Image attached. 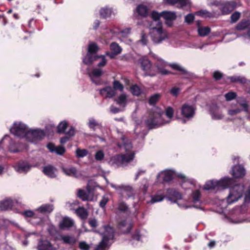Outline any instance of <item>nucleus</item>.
<instances>
[{
	"label": "nucleus",
	"mask_w": 250,
	"mask_h": 250,
	"mask_svg": "<svg viewBox=\"0 0 250 250\" xmlns=\"http://www.w3.org/2000/svg\"><path fill=\"white\" fill-rule=\"evenodd\" d=\"M230 173L234 178H241L245 175L246 170L242 166L235 165L232 167Z\"/></svg>",
	"instance_id": "bb28decb"
},
{
	"label": "nucleus",
	"mask_w": 250,
	"mask_h": 250,
	"mask_svg": "<svg viewBox=\"0 0 250 250\" xmlns=\"http://www.w3.org/2000/svg\"><path fill=\"white\" fill-rule=\"evenodd\" d=\"M78 247L81 250H89L90 246L85 241H82L79 242Z\"/></svg>",
	"instance_id": "052dcab7"
},
{
	"label": "nucleus",
	"mask_w": 250,
	"mask_h": 250,
	"mask_svg": "<svg viewBox=\"0 0 250 250\" xmlns=\"http://www.w3.org/2000/svg\"><path fill=\"white\" fill-rule=\"evenodd\" d=\"M45 135V133L42 129L30 128L25 139L28 142L36 143L38 141L42 140Z\"/></svg>",
	"instance_id": "2eb2a0df"
},
{
	"label": "nucleus",
	"mask_w": 250,
	"mask_h": 250,
	"mask_svg": "<svg viewBox=\"0 0 250 250\" xmlns=\"http://www.w3.org/2000/svg\"><path fill=\"white\" fill-rule=\"evenodd\" d=\"M88 151L85 149L77 148L76 155L78 158H83L88 154Z\"/></svg>",
	"instance_id": "5fc2aeb1"
},
{
	"label": "nucleus",
	"mask_w": 250,
	"mask_h": 250,
	"mask_svg": "<svg viewBox=\"0 0 250 250\" xmlns=\"http://www.w3.org/2000/svg\"><path fill=\"white\" fill-rule=\"evenodd\" d=\"M74 225V221L71 218L65 216L62 218L59 224V227L61 229H69Z\"/></svg>",
	"instance_id": "393cba45"
},
{
	"label": "nucleus",
	"mask_w": 250,
	"mask_h": 250,
	"mask_svg": "<svg viewBox=\"0 0 250 250\" xmlns=\"http://www.w3.org/2000/svg\"><path fill=\"white\" fill-rule=\"evenodd\" d=\"M236 7V3L234 1H227L223 3L221 10L223 14H228Z\"/></svg>",
	"instance_id": "f704fd0d"
},
{
	"label": "nucleus",
	"mask_w": 250,
	"mask_h": 250,
	"mask_svg": "<svg viewBox=\"0 0 250 250\" xmlns=\"http://www.w3.org/2000/svg\"><path fill=\"white\" fill-rule=\"evenodd\" d=\"M78 206V202L77 201H74L72 202H68L66 204V207L70 210H73L75 207Z\"/></svg>",
	"instance_id": "0e129e2a"
},
{
	"label": "nucleus",
	"mask_w": 250,
	"mask_h": 250,
	"mask_svg": "<svg viewBox=\"0 0 250 250\" xmlns=\"http://www.w3.org/2000/svg\"><path fill=\"white\" fill-rule=\"evenodd\" d=\"M236 97V94L233 92H229L225 95L226 100L228 101H231L234 99Z\"/></svg>",
	"instance_id": "338daca9"
},
{
	"label": "nucleus",
	"mask_w": 250,
	"mask_h": 250,
	"mask_svg": "<svg viewBox=\"0 0 250 250\" xmlns=\"http://www.w3.org/2000/svg\"><path fill=\"white\" fill-rule=\"evenodd\" d=\"M151 17L153 20V21H151L150 23H157L162 22L159 21L160 17H162V12L158 13L156 11H153L151 13Z\"/></svg>",
	"instance_id": "de8ad7c7"
},
{
	"label": "nucleus",
	"mask_w": 250,
	"mask_h": 250,
	"mask_svg": "<svg viewBox=\"0 0 250 250\" xmlns=\"http://www.w3.org/2000/svg\"><path fill=\"white\" fill-rule=\"evenodd\" d=\"M149 34L155 44H160L168 38L167 31L163 27L162 22L150 23L148 25Z\"/></svg>",
	"instance_id": "39448f33"
},
{
	"label": "nucleus",
	"mask_w": 250,
	"mask_h": 250,
	"mask_svg": "<svg viewBox=\"0 0 250 250\" xmlns=\"http://www.w3.org/2000/svg\"><path fill=\"white\" fill-rule=\"evenodd\" d=\"M128 208L127 205L122 201H119L118 203L117 209L119 211L125 212L127 210Z\"/></svg>",
	"instance_id": "3c124183"
},
{
	"label": "nucleus",
	"mask_w": 250,
	"mask_h": 250,
	"mask_svg": "<svg viewBox=\"0 0 250 250\" xmlns=\"http://www.w3.org/2000/svg\"><path fill=\"white\" fill-rule=\"evenodd\" d=\"M62 172L66 175L69 176L75 177L76 178L80 177L81 174L77 170L75 167H62Z\"/></svg>",
	"instance_id": "c85d7f7f"
},
{
	"label": "nucleus",
	"mask_w": 250,
	"mask_h": 250,
	"mask_svg": "<svg viewBox=\"0 0 250 250\" xmlns=\"http://www.w3.org/2000/svg\"><path fill=\"white\" fill-rule=\"evenodd\" d=\"M67 126L68 123L66 121L61 122L57 126L58 132L60 133H64Z\"/></svg>",
	"instance_id": "09e8293b"
},
{
	"label": "nucleus",
	"mask_w": 250,
	"mask_h": 250,
	"mask_svg": "<svg viewBox=\"0 0 250 250\" xmlns=\"http://www.w3.org/2000/svg\"><path fill=\"white\" fill-rule=\"evenodd\" d=\"M175 177H178L181 180V186L183 188H185V184L194 185L195 183V181L194 179L188 178L184 174L177 172L173 169H165L161 171L157 174V179L159 180L162 178L164 182H168L172 180Z\"/></svg>",
	"instance_id": "20e7f679"
},
{
	"label": "nucleus",
	"mask_w": 250,
	"mask_h": 250,
	"mask_svg": "<svg viewBox=\"0 0 250 250\" xmlns=\"http://www.w3.org/2000/svg\"><path fill=\"white\" fill-rule=\"evenodd\" d=\"M160 95L159 94H155L151 96L149 100L150 104H154L159 99Z\"/></svg>",
	"instance_id": "680f3d73"
},
{
	"label": "nucleus",
	"mask_w": 250,
	"mask_h": 250,
	"mask_svg": "<svg viewBox=\"0 0 250 250\" xmlns=\"http://www.w3.org/2000/svg\"><path fill=\"white\" fill-rule=\"evenodd\" d=\"M247 208L245 206L235 207L231 209L223 210L221 214L222 219L229 223L239 224L248 222L244 216Z\"/></svg>",
	"instance_id": "f03ea898"
},
{
	"label": "nucleus",
	"mask_w": 250,
	"mask_h": 250,
	"mask_svg": "<svg viewBox=\"0 0 250 250\" xmlns=\"http://www.w3.org/2000/svg\"><path fill=\"white\" fill-rule=\"evenodd\" d=\"M32 166L28 162L22 161L13 166L16 171L21 174H26L31 169Z\"/></svg>",
	"instance_id": "a211bd4d"
},
{
	"label": "nucleus",
	"mask_w": 250,
	"mask_h": 250,
	"mask_svg": "<svg viewBox=\"0 0 250 250\" xmlns=\"http://www.w3.org/2000/svg\"><path fill=\"white\" fill-rule=\"evenodd\" d=\"M16 202L11 199H5L0 203V208L2 210L11 209Z\"/></svg>",
	"instance_id": "e433bc0d"
},
{
	"label": "nucleus",
	"mask_w": 250,
	"mask_h": 250,
	"mask_svg": "<svg viewBox=\"0 0 250 250\" xmlns=\"http://www.w3.org/2000/svg\"><path fill=\"white\" fill-rule=\"evenodd\" d=\"M59 240L62 241L64 244L73 246L76 244L77 239L73 235L62 234L60 236Z\"/></svg>",
	"instance_id": "7c9ffc66"
},
{
	"label": "nucleus",
	"mask_w": 250,
	"mask_h": 250,
	"mask_svg": "<svg viewBox=\"0 0 250 250\" xmlns=\"http://www.w3.org/2000/svg\"><path fill=\"white\" fill-rule=\"evenodd\" d=\"M210 31L211 29L208 26H203L199 25L197 26V32L200 37H206L210 33Z\"/></svg>",
	"instance_id": "a19ab883"
},
{
	"label": "nucleus",
	"mask_w": 250,
	"mask_h": 250,
	"mask_svg": "<svg viewBox=\"0 0 250 250\" xmlns=\"http://www.w3.org/2000/svg\"><path fill=\"white\" fill-rule=\"evenodd\" d=\"M78 196L83 200H92V199L87 195L85 191L79 189L78 193Z\"/></svg>",
	"instance_id": "603ef678"
},
{
	"label": "nucleus",
	"mask_w": 250,
	"mask_h": 250,
	"mask_svg": "<svg viewBox=\"0 0 250 250\" xmlns=\"http://www.w3.org/2000/svg\"><path fill=\"white\" fill-rule=\"evenodd\" d=\"M130 91L133 95L137 96H139L141 93V89L136 84L131 86Z\"/></svg>",
	"instance_id": "13d9d810"
},
{
	"label": "nucleus",
	"mask_w": 250,
	"mask_h": 250,
	"mask_svg": "<svg viewBox=\"0 0 250 250\" xmlns=\"http://www.w3.org/2000/svg\"><path fill=\"white\" fill-rule=\"evenodd\" d=\"M86 124L88 127L92 131H95L97 128L101 126V124L92 117L88 118Z\"/></svg>",
	"instance_id": "79ce46f5"
},
{
	"label": "nucleus",
	"mask_w": 250,
	"mask_h": 250,
	"mask_svg": "<svg viewBox=\"0 0 250 250\" xmlns=\"http://www.w3.org/2000/svg\"><path fill=\"white\" fill-rule=\"evenodd\" d=\"M116 103L121 107H125L127 103V95L122 94L115 99Z\"/></svg>",
	"instance_id": "37998d69"
},
{
	"label": "nucleus",
	"mask_w": 250,
	"mask_h": 250,
	"mask_svg": "<svg viewBox=\"0 0 250 250\" xmlns=\"http://www.w3.org/2000/svg\"><path fill=\"white\" fill-rule=\"evenodd\" d=\"M138 63L140 64L142 69L147 71L150 69L152 64L150 61L146 57H143L138 60Z\"/></svg>",
	"instance_id": "4c0bfd02"
},
{
	"label": "nucleus",
	"mask_w": 250,
	"mask_h": 250,
	"mask_svg": "<svg viewBox=\"0 0 250 250\" xmlns=\"http://www.w3.org/2000/svg\"><path fill=\"white\" fill-rule=\"evenodd\" d=\"M122 143L117 144L120 148H123L126 151V153L122 155H117L111 157L110 163L112 165L117 167H124L133 160L134 157V153L131 151L132 146L128 140H126L125 136L121 137Z\"/></svg>",
	"instance_id": "f257e3e1"
},
{
	"label": "nucleus",
	"mask_w": 250,
	"mask_h": 250,
	"mask_svg": "<svg viewBox=\"0 0 250 250\" xmlns=\"http://www.w3.org/2000/svg\"><path fill=\"white\" fill-rule=\"evenodd\" d=\"M163 111L158 107H155L149 111L145 124L149 129L159 127L165 125L163 122Z\"/></svg>",
	"instance_id": "423d86ee"
},
{
	"label": "nucleus",
	"mask_w": 250,
	"mask_h": 250,
	"mask_svg": "<svg viewBox=\"0 0 250 250\" xmlns=\"http://www.w3.org/2000/svg\"><path fill=\"white\" fill-rule=\"evenodd\" d=\"M169 66L173 70L181 71L182 74L185 76V78L189 79L193 76V73L188 71L185 68L178 63H170L169 64Z\"/></svg>",
	"instance_id": "a878e982"
},
{
	"label": "nucleus",
	"mask_w": 250,
	"mask_h": 250,
	"mask_svg": "<svg viewBox=\"0 0 250 250\" xmlns=\"http://www.w3.org/2000/svg\"><path fill=\"white\" fill-rule=\"evenodd\" d=\"M149 8L148 6L145 4L138 5L134 10L133 15L136 18L146 17L149 13Z\"/></svg>",
	"instance_id": "412c9836"
},
{
	"label": "nucleus",
	"mask_w": 250,
	"mask_h": 250,
	"mask_svg": "<svg viewBox=\"0 0 250 250\" xmlns=\"http://www.w3.org/2000/svg\"><path fill=\"white\" fill-rule=\"evenodd\" d=\"M196 107L188 103L183 104L180 108L181 114L183 117L182 123H186L187 121L191 120L195 114Z\"/></svg>",
	"instance_id": "f8f14e48"
},
{
	"label": "nucleus",
	"mask_w": 250,
	"mask_h": 250,
	"mask_svg": "<svg viewBox=\"0 0 250 250\" xmlns=\"http://www.w3.org/2000/svg\"><path fill=\"white\" fill-rule=\"evenodd\" d=\"M165 3L175 5L177 4L180 7H184L190 4V0H163Z\"/></svg>",
	"instance_id": "ea45409f"
},
{
	"label": "nucleus",
	"mask_w": 250,
	"mask_h": 250,
	"mask_svg": "<svg viewBox=\"0 0 250 250\" xmlns=\"http://www.w3.org/2000/svg\"><path fill=\"white\" fill-rule=\"evenodd\" d=\"M152 57L156 61L155 62V65L157 68L159 73L164 75L171 74L170 71L166 69L165 68L167 66H169V63L166 62L156 55L153 54Z\"/></svg>",
	"instance_id": "f3484780"
},
{
	"label": "nucleus",
	"mask_w": 250,
	"mask_h": 250,
	"mask_svg": "<svg viewBox=\"0 0 250 250\" xmlns=\"http://www.w3.org/2000/svg\"><path fill=\"white\" fill-rule=\"evenodd\" d=\"M163 122L164 124L169 123L173 117L174 110L170 106H168L165 109V112L163 111Z\"/></svg>",
	"instance_id": "473e14b6"
},
{
	"label": "nucleus",
	"mask_w": 250,
	"mask_h": 250,
	"mask_svg": "<svg viewBox=\"0 0 250 250\" xmlns=\"http://www.w3.org/2000/svg\"><path fill=\"white\" fill-rule=\"evenodd\" d=\"M109 184L112 188L118 191L122 198L125 197L126 195L127 198H129L134 195L133 188L130 186L124 185L118 186L112 183H109Z\"/></svg>",
	"instance_id": "dca6fc26"
},
{
	"label": "nucleus",
	"mask_w": 250,
	"mask_h": 250,
	"mask_svg": "<svg viewBox=\"0 0 250 250\" xmlns=\"http://www.w3.org/2000/svg\"><path fill=\"white\" fill-rule=\"evenodd\" d=\"M166 198L172 203H177V201L182 199V195L177 189L174 188H167L166 190Z\"/></svg>",
	"instance_id": "6ab92c4d"
},
{
	"label": "nucleus",
	"mask_w": 250,
	"mask_h": 250,
	"mask_svg": "<svg viewBox=\"0 0 250 250\" xmlns=\"http://www.w3.org/2000/svg\"><path fill=\"white\" fill-rule=\"evenodd\" d=\"M99 61L97 64L98 67H103L107 63V61L105 59L104 56H99L98 59H96L95 62Z\"/></svg>",
	"instance_id": "4d7b16f0"
},
{
	"label": "nucleus",
	"mask_w": 250,
	"mask_h": 250,
	"mask_svg": "<svg viewBox=\"0 0 250 250\" xmlns=\"http://www.w3.org/2000/svg\"><path fill=\"white\" fill-rule=\"evenodd\" d=\"M162 17L165 20V23L168 26H171L173 24V21L176 18V13L174 12L163 11Z\"/></svg>",
	"instance_id": "cd10ccee"
},
{
	"label": "nucleus",
	"mask_w": 250,
	"mask_h": 250,
	"mask_svg": "<svg viewBox=\"0 0 250 250\" xmlns=\"http://www.w3.org/2000/svg\"><path fill=\"white\" fill-rule=\"evenodd\" d=\"M54 209V205L52 204H43L36 208L35 211L38 213L43 215H48L50 214Z\"/></svg>",
	"instance_id": "5701e85b"
},
{
	"label": "nucleus",
	"mask_w": 250,
	"mask_h": 250,
	"mask_svg": "<svg viewBox=\"0 0 250 250\" xmlns=\"http://www.w3.org/2000/svg\"><path fill=\"white\" fill-rule=\"evenodd\" d=\"M100 94L104 98H112L115 95L114 89L111 86H106L99 90Z\"/></svg>",
	"instance_id": "c9c22d12"
},
{
	"label": "nucleus",
	"mask_w": 250,
	"mask_h": 250,
	"mask_svg": "<svg viewBox=\"0 0 250 250\" xmlns=\"http://www.w3.org/2000/svg\"><path fill=\"white\" fill-rule=\"evenodd\" d=\"M196 14L203 18H209L211 16V14L206 10L199 11L196 13Z\"/></svg>",
	"instance_id": "bf43d9fd"
},
{
	"label": "nucleus",
	"mask_w": 250,
	"mask_h": 250,
	"mask_svg": "<svg viewBox=\"0 0 250 250\" xmlns=\"http://www.w3.org/2000/svg\"><path fill=\"white\" fill-rule=\"evenodd\" d=\"M104 72L101 68H95L91 71L87 70V74L93 83L98 85L101 83L100 78Z\"/></svg>",
	"instance_id": "aec40b11"
},
{
	"label": "nucleus",
	"mask_w": 250,
	"mask_h": 250,
	"mask_svg": "<svg viewBox=\"0 0 250 250\" xmlns=\"http://www.w3.org/2000/svg\"><path fill=\"white\" fill-rule=\"evenodd\" d=\"M59 247L54 246L47 240H41L37 246L38 250H59Z\"/></svg>",
	"instance_id": "b1692460"
},
{
	"label": "nucleus",
	"mask_w": 250,
	"mask_h": 250,
	"mask_svg": "<svg viewBox=\"0 0 250 250\" xmlns=\"http://www.w3.org/2000/svg\"><path fill=\"white\" fill-rule=\"evenodd\" d=\"M241 111V109H240L238 107H236L234 108L229 109L228 110V114L230 116H235V115L238 114Z\"/></svg>",
	"instance_id": "e2e57ef3"
},
{
	"label": "nucleus",
	"mask_w": 250,
	"mask_h": 250,
	"mask_svg": "<svg viewBox=\"0 0 250 250\" xmlns=\"http://www.w3.org/2000/svg\"><path fill=\"white\" fill-rule=\"evenodd\" d=\"M103 229V232H100L102 239L95 247V250H108L114 242L113 229L110 226H104Z\"/></svg>",
	"instance_id": "0eeeda50"
},
{
	"label": "nucleus",
	"mask_w": 250,
	"mask_h": 250,
	"mask_svg": "<svg viewBox=\"0 0 250 250\" xmlns=\"http://www.w3.org/2000/svg\"><path fill=\"white\" fill-rule=\"evenodd\" d=\"M42 171L46 176L50 178H56L57 175V169L50 165L44 167Z\"/></svg>",
	"instance_id": "72a5a7b5"
},
{
	"label": "nucleus",
	"mask_w": 250,
	"mask_h": 250,
	"mask_svg": "<svg viewBox=\"0 0 250 250\" xmlns=\"http://www.w3.org/2000/svg\"><path fill=\"white\" fill-rule=\"evenodd\" d=\"M250 27V21L245 20L240 22L236 26L235 29L237 30H243Z\"/></svg>",
	"instance_id": "c03bdc74"
},
{
	"label": "nucleus",
	"mask_w": 250,
	"mask_h": 250,
	"mask_svg": "<svg viewBox=\"0 0 250 250\" xmlns=\"http://www.w3.org/2000/svg\"><path fill=\"white\" fill-rule=\"evenodd\" d=\"M113 89L115 90H119L122 92L124 90V87L123 85L118 81L115 80L113 83Z\"/></svg>",
	"instance_id": "864d4df0"
},
{
	"label": "nucleus",
	"mask_w": 250,
	"mask_h": 250,
	"mask_svg": "<svg viewBox=\"0 0 250 250\" xmlns=\"http://www.w3.org/2000/svg\"><path fill=\"white\" fill-rule=\"evenodd\" d=\"M131 31V28L129 27L126 28L121 31H120L118 27H106L105 29H103L101 32L104 38L111 39L113 35L119 33L122 34V36H127L130 34Z\"/></svg>",
	"instance_id": "ddd939ff"
},
{
	"label": "nucleus",
	"mask_w": 250,
	"mask_h": 250,
	"mask_svg": "<svg viewBox=\"0 0 250 250\" xmlns=\"http://www.w3.org/2000/svg\"><path fill=\"white\" fill-rule=\"evenodd\" d=\"M110 49L112 52H114V54L117 55L120 54L122 50V49L120 45L115 42H112L110 44Z\"/></svg>",
	"instance_id": "a18cd8bd"
},
{
	"label": "nucleus",
	"mask_w": 250,
	"mask_h": 250,
	"mask_svg": "<svg viewBox=\"0 0 250 250\" xmlns=\"http://www.w3.org/2000/svg\"><path fill=\"white\" fill-rule=\"evenodd\" d=\"M119 228L124 233H127L130 232L132 224L129 221L127 220H123L119 224Z\"/></svg>",
	"instance_id": "58836bf2"
},
{
	"label": "nucleus",
	"mask_w": 250,
	"mask_h": 250,
	"mask_svg": "<svg viewBox=\"0 0 250 250\" xmlns=\"http://www.w3.org/2000/svg\"><path fill=\"white\" fill-rule=\"evenodd\" d=\"M77 215L82 219H85L87 217L86 210L83 208H79L75 211Z\"/></svg>",
	"instance_id": "8fccbe9b"
},
{
	"label": "nucleus",
	"mask_w": 250,
	"mask_h": 250,
	"mask_svg": "<svg viewBox=\"0 0 250 250\" xmlns=\"http://www.w3.org/2000/svg\"><path fill=\"white\" fill-rule=\"evenodd\" d=\"M47 230L51 235H54L57 233V229L53 224H49L47 227Z\"/></svg>",
	"instance_id": "69168bd1"
},
{
	"label": "nucleus",
	"mask_w": 250,
	"mask_h": 250,
	"mask_svg": "<svg viewBox=\"0 0 250 250\" xmlns=\"http://www.w3.org/2000/svg\"><path fill=\"white\" fill-rule=\"evenodd\" d=\"M234 182V179L229 177H223L219 180H208L203 186V189L216 192L229 188Z\"/></svg>",
	"instance_id": "7ed1b4c3"
},
{
	"label": "nucleus",
	"mask_w": 250,
	"mask_h": 250,
	"mask_svg": "<svg viewBox=\"0 0 250 250\" xmlns=\"http://www.w3.org/2000/svg\"><path fill=\"white\" fill-rule=\"evenodd\" d=\"M165 190L160 189L158 190L156 193L153 195L150 196V200L147 201L148 203L153 204L155 203L162 201L165 198H166Z\"/></svg>",
	"instance_id": "4be33fe9"
},
{
	"label": "nucleus",
	"mask_w": 250,
	"mask_h": 250,
	"mask_svg": "<svg viewBox=\"0 0 250 250\" xmlns=\"http://www.w3.org/2000/svg\"><path fill=\"white\" fill-rule=\"evenodd\" d=\"M209 44V43H204L201 45H199L197 42H192L188 43V47L190 48L199 49L200 50H202L204 49V47H205L206 46Z\"/></svg>",
	"instance_id": "49530a36"
},
{
	"label": "nucleus",
	"mask_w": 250,
	"mask_h": 250,
	"mask_svg": "<svg viewBox=\"0 0 250 250\" xmlns=\"http://www.w3.org/2000/svg\"><path fill=\"white\" fill-rule=\"evenodd\" d=\"M237 104L240 106H242L244 110L247 112L248 110V105L246 100L244 98H240L237 101Z\"/></svg>",
	"instance_id": "6e6d98bb"
},
{
	"label": "nucleus",
	"mask_w": 250,
	"mask_h": 250,
	"mask_svg": "<svg viewBox=\"0 0 250 250\" xmlns=\"http://www.w3.org/2000/svg\"><path fill=\"white\" fill-rule=\"evenodd\" d=\"M210 113L214 120H221L223 118L224 115L216 104H212L210 108Z\"/></svg>",
	"instance_id": "2f4dec72"
},
{
	"label": "nucleus",
	"mask_w": 250,
	"mask_h": 250,
	"mask_svg": "<svg viewBox=\"0 0 250 250\" xmlns=\"http://www.w3.org/2000/svg\"><path fill=\"white\" fill-rule=\"evenodd\" d=\"M104 157V154L102 150L98 151L95 155V158L97 161H101L102 160Z\"/></svg>",
	"instance_id": "774afa93"
},
{
	"label": "nucleus",
	"mask_w": 250,
	"mask_h": 250,
	"mask_svg": "<svg viewBox=\"0 0 250 250\" xmlns=\"http://www.w3.org/2000/svg\"><path fill=\"white\" fill-rule=\"evenodd\" d=\"M29 129L27 125L23 122L16 121L13 123L10 131L16 136L26 139Z\"/></svg>",
	"instance_id": "1a4fd4ad"
},
{
	"label": "nucleus",
	"mask_w": 250,
	"mask_h": 250,
	"mask_svg": "<svg viewBox=\"0 0 250 250\" xmlns=\"http://www.w3.org/2000/svg\"><path fill=\"white\" fill-rule=\"evenodd\" d=\"M189 201L187 203L178 204V206L184 209H187L192 207L198 208L201 204L202 194L200 189L193 190L189 197Z\"/></svg>",
	"instance_id": "6e6552de"
},
{
	"label": "nucleus",
	"mask_w": 250,
	"mask_h": 250,
	"mask_svg": "<svg viewBox=\"0 0 250 250\" xmlns=\"http://www.w3.org/2000/svg\"><path fill=\"white\" fill-rule=\"evenodd\" d=\"M0 144L3 145L11 153L19 152L21 150V146L17 144L15 141L9 135H5L0 141Z\"/></svg>",
	"instance_id": "4468645a"
},
{
	"label": "nucleus",
	"mask_w": 250,
	"mask_h": 250,
	"mask_svg": "<svg viewBox=\"0 0 250 250\" xmlns=\"http://www.w3.org/2000/svg\"><path fill=\"white\" fill-rule=\"evenodd\" d=\"M99 12L101 18L104 19L109 18L114 14L113 8L109 6L101 7Z\"/></svg>",
	"instance_id": "c756f323"
},
{
	"label": "nucleus",
	"mask_w": 250,
	"mask_h": 250,
	"mask_svg": "<svg viewBox=\"0 0 250 250\" xmlns=\"http://www.w3.org/2000/svg\"><path fill=\"white\" fill-rule=\"evenodd\" d=\"M99 47L95 42H90L88 47L86 55L83 58V62L86 65H90L98 59L99 56L96 53L99 50Z\"/></svg>",
	"instance_id": "9b49d317"
},
{
	"label": "nucleus",
	"mask_w": 250,
	"mask_h": 250,
	"mask_svg": "<svg viewBox=\"0 0 250 250\" xmlns=\"http://www.w3.org/2000/svg\"><path fill=\"white\" fill-rule=\"evenodd\" d=\"M244 192V187L240 185H235L231 187L229 193L227 197V202L228 204H232L236 202L242 197Z\"/></svg>",
	"instance_id": "9d476101"
}]
</instances>
